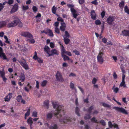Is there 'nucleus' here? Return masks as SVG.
<instances>
[{"label": "nucleus", "mask_w": 129, "mask_h": 129, "mask_svg": "<svg viewBox=\"0 0 129 129\" xmlns=\"http://www.w3.org/2000/svg\"><path fill=\"white\" fill-rule=\"evenodd\" d=\"M79 2L80 4H82L84 3V0H79Z\"/></svg>", "instance_id": "obj_64"}, {"label": "nucleus", "mask_w": 129, "mask_h": 129, "mask_svg": "<svg viewBox=\"0 0 129 129\" xmlns=\"http://www.w3.org/2000/svg\"><path fill=\"white\" fill-rule=\"evenodd\" d=\"M63 38L65 43L66 44H68L70 41V40L68 38H67L64 37Z\"/></svg>", "instance_id": "obj_40"}, {"label": "nucleus", "mask_w": 129, "mask_h": 129, "mask_svg": "<svg viewBox=\"0 0 129 129\" xmlns=\"http://www.w3.org/2000/svg\"><path fill=\"white\" fill-rule=\"evenodd\" d=\"M55 45L53 42H50V46L51 48H53L55 47Z\"/></svg>", "instance_id": "obj_48"}, {"label": "nucleus", "mask_w": 129, "mask_h": 129, "mask_svg": "<svg viewBox=\"0 0 129 129\" xmlns=\"http://www.w3.org/2000/svg\"><path fill=\"white\" fill-rule=\"evenodd\" d=\"M8 21L9 20H7L5 21L0 22V27L5 26Z\"/></svg>", "instance_id": "obj_23"}, {"label": "nucleus", "mask_w": 129, "mask_h": 129, "mask_svg": "<svg viewBox=\"0 0 129 129\" xmlns=\"http://www.w3.org/2000/svg\"><path fill=\"white\" fill-rule=\"evenodd\" d=\"M95 23L96 25H99L101 24V22L100 20H97L95 21Z\"/></svg>", "instance_id": "obj_54"}, {"label": "nucleus", "mask_w": 129, "mask_h": 129, "mask_svg": "<svg viewBox=\"0 0 129 129\" xmlns=\"http://www.w3.org/2000/svg\"><path fill=\"white\" fill-rule=\"evenodd\" d=\"M12 18L15 20L11 22L8 24V27H13L18 25L20 27H21L22 26V24L19 19L18 18L17 16H13Z\"/></svg>", "instance_id": "obj_1"}, {"label": "nucleus", "mask_w": 129, "mask_h": 129, "mask_svg": "<svg viewBox=\"0 0 129 129\" xmlns=\"http://www.w3.org/2000/svg\"><path fill=\"white\" fill-rule=\"evenodd\" d=\"M55 31L57 34H59L60 33L58 27H55Z\"/></svg>", "instance_id": "obj_53"}, {"label": "nucleus", "mask_w": 129, "mask_h": 129, "mask_svg": "<svg viewBox=\"0 0 129 129\" xmlns=\"http://www.w3.org/2000/svg\"><path fill=\"white\" fill-rule=\"evenodd\" d=\"M19 62L22 66L26 70L29 69L28 65L26 63L25 60H23V61H19Z\"/></svg>", "instance_id": "obj_9"}, {"label": "nucleus", "mask_w": 129, "mask_h": 129, "mask_svg": "<svg viewBox=\"0 0 129 129\" xmlns=\"http://www.w3.org/2000/svg\"><path fill=\"white\" fill-rule=\"evenodd\" d=\"M21 35L22 36L29 38H32L33 37L32 35L27 32H22L21 33Z\"/></svg>", "instance_id": "obj_8"}, {"label": "nucleus", "mask_w": 129, "mask_h": 129, "mask_svg": "<svg viewBox=\"0 0 129 129\" xmlns=\"http://www.w3.org/2000/svg\"><path fill=\"white\" fill-rule=\"evenodd\" d=\"M59 54V52L56 49H53L50 51V53H49L48 56L53 55H58Z\"/></svg>", "instance_id": "obj_11"}, {"label": "nucleus", "mask_w": 129, "mask_h": 129, "mask_svg": "<svg viewBox=\"0 0 129 129\" xmlns=\"http://www.w3.org/2000/svg\"><path fill=\"white\" fill-rule=\"evenodd\" d=\"M60 48L61 51V55H63V54H64L67 53V51H66L63 45H62L61 46H60Z\"/></svg>", "instance_id": "obj_19"}, {"label": "nucleus", "mask_w": 129, "mask_h": 129, "mask_svg": "<svg viewBox=\"0 0 129 129\" xmlns=\"http://www.w3.org/2000/svg\"><path fill=\"white\" fill-rule=\"evenodd\" d=\"M0 57L3 58L4 59H6L7 58L5 53L3 52V51L2 48L0 47Z\"/></svg>", "instance_id": "obj_14"}, {"label": "nucleus", "mask_w": 129, "mask_h": 129, "mask_svg": "<svg viewBox=\"0 0 129 129\" xmlns=\"http://www.w3.org/2000/svg\"><path fill=\"white\" fill-rule=\"evenodd\" d=\"M73 52L75 53V54L79 55V52L76 50H75L73 51Z\"/></svg>", "instance_id": "obj_62"}, {"label": "nucleus", "mask_w": 129, "mask_h": 129, "mask_svg": "<svg viewBox=\"0 0 129 129\" xmlns=\"http://www.w3.org/2000/svg\"><path fill=\"white\" fill-rule=\"evenodd\" d=\"M22 99V96L20 95H19L16 98L17 101L19 102H20Z\"/></svg>", "instance_id": "obj_35"}, {"label": "nucleus", "mask_w": 129, "mask_h": 129, "mask_svg": "<svg viewBox=\"0 0 129 129\" xmlns=\"http://www.w3.org/2000/svg\"><path fill=\"white\" fill-rule=\"evenodd\" d=\"M91 122L94 123H98L99 122V121L96 119L94 117H93L91 119Z\"/></svg>", "instance_id": "obj_44"}, {"label": "nucleus", "mask_w": 129, "mask_h": 129, "mask_svg": "<svg viewBox=\"0 0 129 129\" xmlns=\"http://www.w3.org/2000/svg\"><path fill=\"white\" fill-rule=\"evenodd\" d=\"M100 122L102 124V125H103L104 126L106 124V123L103 120H102L101 121H100Z\"/></svg>", "instance_id": "obj_59"}, {"label": "nucleus", "mask_w": 129, "mask_h": 129, "mask_svg": "<svg viewBox=\"0 0 129 129\" xmlns=\"http://www.w3.org/2000/svg\"><path fill=\"white\" fill-rule=\"evenodd\" d=\"M124 10L126 13H127L128 14H129V9L127 6H125V7Z\"/></svg>", "instance_id": "obj_37"}, {"label": "nucleus", "mask_w": 129, "mask_h": 129, "mask_svg": "<svg viewBox=\"0 0 129 129\" xmlns=\"http://www.w3.org/2000/svg\"><path fill=\"white\" fill-rule=\"evenodd\" d=\"M18 5L17 4H15L13 7L10 13H12L16 11L18 9Z\"/></svg>", "instance_id": "obj_16"}, {"label": "nucleus", "mask_w": 129, "mask_h": 129, "mask_svg": "<svg viewBox=\"0 0 129 129\" xmlns=\"http://www.w3.org/2000/svg\"><path fill=\"white\" fill-rule=\"evenodd\" d=\"M76 76V75L75 74L72 73H70L69 75V76L70 77H75Z\"/></svg>", "instance_id": "obj_49"}, {"label": "nucleus", "mask_w": 129, "mask_h": 129, "mask_svg": "<svg viewBox=\"0 0 129 129\" xmlns=\"http://www.w3.org/2000/svg\"><path fill=\"white\" fill-rule=\"evenodd\" d=\"M91 16L92 19L93 20L96 19V16L94 10L92 11L91 12Z\"/></svg>", "instance_id": "obj_20"}, {"label": "nucleus", "mask_w": 129, "mask_h": 129, "mask_svg": "<svg viewBox=\"0 0 129 129\" xmlns=\"http://www.w3.org/2000/svg\"><path fill=\"white\" fill-rule=\"evenodd\" d=\"M91 3L95 5H98V3L97 2V0H95L94 1H92L91 2Z\"/></svg>", "instance_id": "obj_50"}, {"label": "nucleus", "mask_w": 129, "mask_h": 129, "mask_svg": "<svg viewBox=\"0 0 129 129\" xmlns=\"http://www.w3.org/2000/svg\"><path fill=\"white\" fill-rule=\"evenodd\" d=\"M33 118L29 117L27 120V122L28 124H32L33 123Z\"/></svg>", "instance_id": "obj_24"}, {"label": "nucleus", "mask_w": 129, "mask_h": 129, "mask_svg": "<svg viewBox=\"0 0 129 129\" xmlns=\"http://www.w3.org/2000/svg\"><path fill=\"white\" fill-rule=\"evenodd\" d=\"M61 55L63 57V59L64 61H66L67 60H70V58L68 56L64 55V54Z\"/></svg>", "instance_id": "obj_39"}, {"label": "nucleus", "mask_w": 129, "mask_h": 129, "mask_svg": "<svg viewBox=\"0 0 129 129\" xmlns=\"http://www.w3.org/2000/svg\"><path fill=\"white\" fill-rule=\"evenodd\" d=\"M70 35L67 31H66L65 32V34L63 36V37L65 38H69L70 37Z\"/></svg>", "instance_id": "obj_38"}, {"label": "nucleus", "mask_w": 129, "mask_h": 129, "mask_svg": "<svg viewBox=\"0 0 129 129\" xmlns=\"http://www.w3.org/2000/svg\"><path fill=\"white\" fill-rule=\"evenodd\" d=\"M112 89L113 90L114 92L116 93L119 91V89L117 87H115V85L113 86L112 88Z\"/></svg>", "instance_id": "obj_34"}, {"label": "nucleus", "mask_w": 129, "mask_h": 129, "mask_svg": "<svg viewBox=\"0 0 129 129\" xmlns=\"http://www.w3.org/2000/svg\"><path fill=\"white\" fill-rule=\"evenodd\" d=\"M29 42L33 44L35 42V41L33 39H30L29 40Z\"/></svg>", "instance_id": "obj_58"}, {"label": "nucleus", "mask_w": 129, "mask_h": 129, "mask_svg": "<svg viewBox=\"0 0 129 129\" xmlns=\"http://www.w3.org/2000/svg\"><path fill=\"white\" fill-rule=\"evenodd\" d=\"M22 9L23 10H27L29 8V7L28 6H24V5H23L22 7Z\"/></svg>", "instance_id": "obj_47"}, {"label": "nucleus", "mask_w": 129, "mask_h": 129, "mask_svg": "<svg viewBox=\"0 0 129 129\" xmlns=\"http://www.w3.org/2000/svg\"><path fill=\"white\" fill-rule=\"evenodd\" d=\"M44 51L47 53L48 55L50 53V48L48 46H45L44 48Z\"/></svg>", "instance_id": "obj_21"}, {"label": "nucleus", "mask_w": 129, "mask_h": 129, "mask_svg": "<svg viewBox=\"0 0 129 129\" xmlns=\"http://www.w3.org/2000/svg\"><path fill=\"white\" fill-rule=\"evenodd\" d=\"M20 80H21L22 82L24 81L25 79V77L24 74L23 73H21L19 76Z\"/></svg>", "instance_id": "obj_22"}, {"label": "nucleus", "mask_w": 129, "mask_h": 129, "mask_svg": "<svg viewBox=\"0 0 129 129\" xmlns=\"http://www.w3.org/2000/svg\"><path fill=\"white\" fill-rule=\"evenodd\" d=\"M5 73L3 69L2 71H0V76L1 77H3L5 76Z\"/></svg>", "instance_id": "obj_43"}, {"label": "nucleus", "mask_w": 129, "mask_h": 129, "mask_svg": "<svg viewBox=\"0 0 129 129\" xmlns=\"http://www.w3.org/2000/svg\"><path fill=\"white\" fill-rule=\"evenodd\" d=\"M96 81L97 80L95 78H93L92 81V83L93 84H95L96 82Z\"/></svg>", "instance_id": "obj_63"}, {"label": "nucleus", "mask_w": 129, "mask_h": 129, "mask_svg": "<svg viewBox=\"0 0 129 129\" xmlns=\"http://www.w3.org/2000/svg\"><path fill=\"white\" fill-rule=\"evenodd\" d=\"M33 10L34 12H36L37 11V8L36 6H34L33 7Z\"/></svg>", "instance_id": "obj_60"}, {"label": "nucleus", "mask_w": 129, "mask_h": 129, "mask_svg": "<svg viewBox=\"0 0 129 129\" xmlns=\"http://www.w3.org/2000/svg\"><path fill=\"white\" fill-rule=\"evenodd\" d=\"M104 53L101 51L100 52L97 56V59L98 62L100 64H102L104 61L103 58Z\"/></svg>", "instance_id": "obj_3"}, {"label": "nucleus", "mask_w": 129, "mask_h": 129, "mask_svg": "<svg viewBox=\"0 0 129 129\" xmlns=\"http://www.w3.org/2000/svg\"><path fill=\"white\" fill-rule=\"evenodd\" d=\"M37 53L36 52H35V55L34 56L33 58L35 60L37 59L39 63H42L43 62V60L42 59L38 58L37 56Z\"/></svg>", "instance_id": "obj_15"}, {"label": "nucleus", "mask_w": 129, "mask_h": 129, "mask_svg": "<svg viewBox=\"0 0 129 129\" xmlns=\"http://www.w3.org/2000/svg\"><path fill=\"white\" fill-rule=\"evenodd\" d=\"M119 86V87H123L124 88L125 87L126 84L125 83V81H122Z\"/></svg>", "instance_id": "obj_33"}, {"label": "nucleus", "mask_w": 129, "mask_h": 129, "mask_svg": "<svg viewBox=\"0 0 129 129\" xmlns=\"http://www.w3.org/2000/svg\"><path fill=\"white\" fill-rule=\"evenodd\" d=\"M28 46L27 45H26V46H19V47L21 49L22 51H24L26 50H27L26 47H27Z\"/></svg>", "instance_id": "obj_29"}, {"label": "nucleus", "mask_w": 129, "mask_h": 129, "mask_svg": "<svg viewBox=\"0 0 129 129\" xmlns=\"http://www.w3.org/2000/svg\"><path fill=\"white\" fill-rule=\"evenodd\" d=\"M124 5V3L123 2H121L119 4V6L120 7V8L121 9H123V7Z\"/></svg>", "instance_id": "obj_41"}, {"label": "nucleus", "mask_w": 129, "mask_h": 129, "mask_svg": "<svg viewBox=\"0 0 129 129\" xmlns=\"http://www.w3.org/2000/svg\"><path fill=\"white\" fill-rule=\"evenodd\" d=\"M57 20L58 21H60L61 22H63V19L61 17H58L57 18Z\"/></svg>", "instance_id": "obj_55"}, {"label": "nucleus", "mask_w": 129, "mask_h": 129, "mask_svg": "<svg viewBox=\"0 0 129 129\" xmlns=\"http://www.w3.org/2000/svg\"><path fill=\"white\" fill-rule=\"evenodd\" d=\"M57 9V8L55 7V6H53L52 8V13L54 14H55L56 11Z\"/></svg>", "instance_id": "obj_31"}, {"label": "nucleus", "mask_w": 129, "mask_h": 129, "mask_svg": "<svg viewBox=\"0 0 129 129\" xmlns=\"http://www.w3.org/2000/svg\"><path fill=\"white\" fill-rule=\"evenodd\" d=\"M32 116L36 117H37V112L36 111H34L33 112Z\"/></svg>", "instance_id": "obj_45"}, {"label": "nucleus", "mask_w": 129, "mask_h": 129, "mask_svg": "<svg viewBox=\"0 0 129 129\" xmlns=\"http://www.w3.org/2000/svg\"><path fill=\"white\" fill-rule=\"evenodd\" d=\"M59 119L60 121L61 122H67V121L73 122V120L72 119L69 117H65L64 119L63 120H62L61 119L59 118Z\"/></svg>", "instance_id": "obj_12"}, {"label": "nucleus", "mask_w": 129, "mask_h": 129, "mask_svg": "<svg viewBox=\"0 0 129 129\" xmlns=\"http://www.w3.org/2000/svg\"><path fill=\"white\" fill-rule=\"evenodd\" d=\"M68 64L67 62H64L62 64L63 67H66L68 66Z\"/></svg>", "instance_id": "obj_52"}, {"label": "nucleus", "mask_w": 129, "mask_h": 129, "mask_svg": "<svg viewBox=\"0 0 129 129\" xmlns=\"http://www.w3.org/2000/svg\"><path fill=\"white\" fill-rule=\"evenodd\" d=\"M67 6L69 8H70L71 12L75 10L74 8V5L73 4H68Z\"/></svg>", "instance_id": "obj_27"}, {"label": "nucleus", "mask_w": 129, "mask_h": 129, "mask_svg": "<svg viewBox=\"0 0 129 129\" xmlns=\"http://www.w3.org/2000/svg\"><path fill=\"white\" fill-rule=\"evenodd\" d=\"M52 117V113H49L47 115V118L48 119H51Z\"/></svg>", "instance_id": "obj_30"}, {"label": "nucleus", "mask_w": 129, "mask_h": 129, "mask_svg": "<svg viewBox=\"0 0 129 129\" xmlns=\"http://www.w3.org/2000/svg\"><path fill=\"white\" fill-rule=\"evenodd\" d=\"M122 35L125 36H129V31L124 30L122 31Z\"/></svg>", "instance_id": "obj_25"}, {"label": "nucleus", "mask_w": 129, "mask_h": 129, "mask_svg": "<svg viewBox=\"0 0 129 129\" xmlns=\"http://www.w3.org/2000/svg\"><path fill=\"white\" fill-rule=\"evenodd\" d=\"M61 25L60 27V29L61 31H64L65 30L66 27V25L64 22H61Z\"/></svg>", "instance_id": "obj_17"}, {"label": "nucleus", "mask_w": 129, "mask_h": 129, "mask_svg": "<svg viewBox=\"0 0 129 129\" xmlns=\"http://www.w3.org/2000/svg\"><path fill=\"white\" fill-rule=\"evenodd\" d=\"M46 126L49 127V129H57L58 127L57 125L56 124L54 123L48 124L47 123L45 124Z\"/></svg>", "instance_id": "obj_4"}, {"label": "nucleus", "mask_w": 129, "mask_h": 129, "mask_svg": "<svg viewBox=\"0 0 129 129\" xmlns=\"http://www.w3.org/2000/svg\"><path fill=\"white\" fill-rule=\"evenodd\" d=\"M30 114V109H29L26 113L25 114L24 118L25 119H26L27 117H28L29 116Z\"/></svg>", "instance_id": "obj_32"}, {"label": "nucleus", "mask_w": 129, "mask_h": 129, "mask_svg": "<svg viewBox=\"0 0 129 129\" xmlns=\"http://www.w3.org/2000/svg\"><path fill=\"white\" fill-rule=\"evenodd\" d=\"M53 107L56 109V110L54 112V113L55 115H57L63 111V107L59 106L56 103H53Z\"/></svg>", "instance_id": "obj_2"}, {"label": "nucleus", "mask_w": 129, "mask_h": 129, "mask_svg": "<svg viewBox=\"0 0 129 129\" xmlns=\"http://www.w3.org/2000/svg\"><path fill=\"white\" fill-rule=\"evenodd\" d=\"M36 87L38 89L39 88V83L38 81L36 80Z\"/></svg>", "instance_id": "obj_51"}, {"label": "nucleus", "mask_w": 129, "mask_h": 129, "mask_svg": "<svg viewBox=\"0 0 129 129\" xmlns=\"http://www.w3.org/2000/svg\"><path fill=\"white\" fill-rule=\"evenodd\" d=\"M12 93H9L4 98L5 101V102H9L10 101V99L12 97Z\"/></svg>", "instance_id": "obj_13"}, {"label": "nucleus", "mask_w": 129, "mask_h": 129, "mask_svg": "<svg viewBox=\"0 0 129 129\" xmlns=\"http://www.w3.org/2000/svg\"><path fill=\"white\" fill-rule=\"evenodd\" d=\"M19 62L22 66L26 70L29 69L28 65L26 63L25 60H23V61H19Z\"/></svg>", "instance_id": "obj_10"}, {"label": "nucleus", "mask_w": 129, "mask_h": 129, "mask_svg": "<svg viewBox=\"0 0 129 129\" xmlns=\"http://www.w3.org/2000/svg\"><path fill=\"white\" fill-rule=\"evenodd\" d=\"M27 86V87H24V89L26 91L28 92L29 90L31 89L32 87L30 85L29 83H28Z\"/></svg>", "instance_id": "obj_18"}, {"label": "nucleus", "mask_w": 129, "mask_h": 129, "mask_svg": "<svg viewBox=\"0 0 129 129\" xmlns=\"http://www.w3.org/2000/svg\"><path fill=\"white\" fill-rule=\"evenodd\" d=\"M114 109L117 111L122 113L123 114H128L127 111L122 108L115 107Z\"/></svg>", "instance_id": "obj_6"}, {"label": "nucleus", "mask_w": 129, "mask_h": 129, "mask_svg": "<svg viewBox=\"0 0 129 129\" xmlns=\"http://www.w3.org/2000/svg\"><path fill=\"white\" fill-rule=\"evenodd\" d=\"M115 19V17L112 16H109L107 20V23L109 24H112L113 22Z\"/></svg>", "instance_id": "obj_7"}, {"label": "nucleus", "mask_w": 129, "mask_h": 129, "mask_svg": "<svg viewBox=\"0 0 129 129\" xmlns=\"http://www.w3.org/2000/svg\"><path fill=\"white\" fill-rule=\"evenodd\" d=\"M113 127L114 128H115L116 129H119L118 125L114 123L113 124Z\"/></svg>", "instance_id": "obj_56"}, {"label": "nucleus", "mask_w": 129, "mask_h": 129, "mask_svg": "<svg viewBox=\"0 0 129 129\" xmlns=\"http://www.w3.org/2000/svg\"><path fill=\"white\" fill-rule=\"evenodd\" d=\"M108 125L109 127L112 128L113 127V124H112L111 122L109 121L108 122Z\"/></svg>", "instance_id": "obj_57"}, {"label": "nucleus", "mask_w": 129, "mask_h": 129, "mask_svg": "<svg viewBox=\"0 0 129 129\" xmlns=\"http://www.w3.org/2000/svg\"><path fill=\"white\" fill-rule=\"evenodd\" d=\"M71 12L73 17L74 18H76L79 15V14L77 13V11L75 10Z\"/></svg>", "instance_id": "obj_26"}, {"label": "nucleus", "mask_w": 129, "mask_h": 129, "mask_svg": "<svg viewBox=\"0 0 129 129\" xmlns=\"http://www.w3.org/2000/svg\"><path fill=\"white\" fill-rule=\"evenodd\" d=\"M79 109L78 107H76L75 109V112L78 116H79L80 114L79 113Z\"/></svg>", "instance_id": "obj_42"}, {"label": "nucleus", "mask_w": 129, "mask_h": 129, "mask_svg": "<svg viewBox=\"0 0 129 129\" xmlns=\"http://www.w3.org/2000/svg\"><path fill=\"white\" fill-rule=\"evenodd\" d=\"M47 83L46 81L44 80L43 81L41 84V85L42 86L44 87L46 86Z\"/></svg>", "instance_id": "obj_46"}, {"label": "nucleus", "mask_w": 129, "mask_h": 129, "mask_svg": "<svg viewBox=\"0 0 129 129\" xmlns=\"http://www.w3.org/2000/svg\"><path fill=\"white\" fill-rule=\"evenodd\" d=\"M46 33L48 34V35L50 36L53 37V34L52 31L49 29L47 30V32Z\"/></svg>", "instance_id": "obj_28"}, {"label": "nucleus", "mask_w": 129, "mask_h": 129, "mask_svg": "<svg viewBox=\"0 0 129 129\" xmlns=\"http://www.w3.org/2000/svg\"><path fill=\"white\" fill-rule=\"evenodd\" d=\"M90 116L89 115H86L84 117V119H89L90 118Z\"/></svg>", "instance_id": "obj_61"}, {"label": "nucleus", "mask_w": 129, "mask_h": 129, "mask_svg": "<svg viewBox=\"0 0 129 129\" xmlns=\"http://www.w3.org/2000/svg\"><path fill=\"white\" fill-rule=\"evenodd\" d=\"M70 87L72 89H75V91H76V89L74 87V84L72 82H71L70 84Z\"/></svg>", "instance_id": "obj_36"}, {"label": "nucleus", "mask_w": 129, "mask_h": 129, "mask_svg": "<svg viewBox=\"0 0 129 129\" xmlns=\"http://www.w3.org/2000/svg\"><path fill=\"white\" fill-rule=\"evenodd\" d=\"M56 79L58 81L61 82L64 81L62 75L59 72H57L56 75Z\"/></svg>", "instance_id": "obj_5"}]
</instances>
